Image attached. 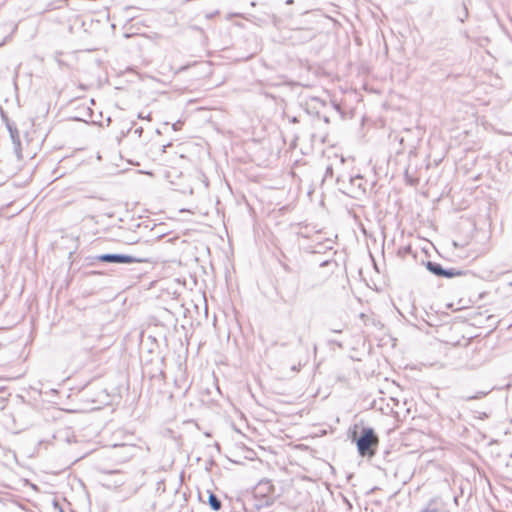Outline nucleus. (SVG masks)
Returning <instances> with one entry per match:
<instances>
[{"instance_id":"nucleus-1","label":"nucleus","mask_w":512,"mask_h":512,"mask_svg":"<svg viewBox=\"0 0 512 512\" xmlns=\"http://www.w3.org/2000/svg\"><path fill=\"white\" fill-rule=\"evenodd\" d=\"M357 450L362 457H372L375 455L378 445V437L370 427L363 428L361 435L356 440Z\"/></svg>"},{"instance_id":"nucleus-2","label":"nucleus","mask_w":512,"mask_h":512,"mask_svg":"<svg viewBox=\"0 0 512 512\" xmlns=\"http://www.w3.org/2000/svg\"><path fill=\"white\" fill-rule=\"evenodd\" d=\"M337 182L347 188V194L351 197L358 198L366 193V180L363 176L357 174L355 176L341 175L337 177Z\"/></svg>"},{"instance_id":"nucleus-3","label":"nucleus","mask_w":512,"mask_h":512,"mask_svg":"<svg viewBox=\"0 0 512 512\" xmlns=\"http://www.w3.org/2000/svg\"><path fill=\"white\" fill-rule=\"evenodd\" d=\"M97 260L106 263H120V264H130V263H148L150 262V257L148 255H129V254H114V253H106L101 254L96 257Z\"/></svg>"},{"instance_id":"nucleus-4","label":"nucleus","mask_w":512,"mask_h":512,"mask_svg":"<svg viewBox=\"0 0 512 512\" xmlns=\"http://www.w3.org/2000/svg\"><path fill=\"white\" fill-rule=\"evenodd\" d=\"M427 270L434 274L437 277H444V278H453L455 276H460L463 274V272L456 268H443L441 264L433 261H428L426 263Z\"/></svg>"},{"instance_id":"nucleus-5","label":"nucleus","mask_w":512,"mask_h":512,"mask_svg":"<svg viewBox=\"0 0 512 512\" xmlns=\"http://www.w3.org/2000/svg\"><path fill=\"white\" fill-rule=\"evenodd\" d=\"M274 503V497L273 496H260L256 495V493L253 492V495L250 499L247 500V505L251 509L254 510H261L263 508H268Z\"/></svg>"},{"instance_id":"nucleus-6","label":"nucleus","mask_w":512,"mask_h":512,"mask_svg":"<svg viewBox=\"0 0 512 512\" xmlns=\"http://www.w3.org/2000/svg\"><path fill=\"white\" fill-rule=\"evenodd\" d=\"M254 493L262 497L273 496L274 486L272 485L270 480L260 481L258 485L255 487Z\"/></svg>"},{"instance_id":"nucleus-7","label":"nucleus","mask_w":512,"mask_h":512,"mask_svg":"<svg viewBox=\"0 0 512 512\" xmlns=\"http://www.w3.org/2000/svg\"><path fill=\"white\" fill-rule=\"evenodd\" d=\"M420 512H449L440 499H431Z\"/></svg>"},{"instance_id":"nucleus-8","label":"nucleus","mask_w":512,"mask_h":512,"mask_svg":"<svg viewBox=\"0 0 512 512\" xmlns=\"http://www.w3.org/2000/svg\"><path fill=\"white\" fill-rule=\"evenodd\" d=\"M208 504L213 511H219L222 507L220 499L212 492H209Z\"/></svg>"},{"instance_id":"nucleus-9","label":"nucleus","mask_w":512,"mask_h":512,"mask_svg":"<svg viewBox=\"0 0 512 512\" xmlns=\"http://www.w3.org/2000/svg\"><path fill=\"white\" fill-rule=\"evenodd\" d=\"M7 129L9 131L12 143L13 142H17V141L20 140L19 131H18L17 127L14 124L7 123Z\"/></svg>"},{"instance_id":"nucleus-10","label":"nucleus","mask_w":512,"mask_h":512,"mask_svg":"<svg viewBox=\"0 0 512 512\" xmlns=\"http://www.w3.org/2000/svg\"><path fill=\"white\" fill-rule=\"evenodd\" d=\"M13 150H14V153L17 157V159L20 161L23 159V156H22V147H21V140L17 141V142H13Z\"/></svg>"},{"instance_id":"nucleus-11","label":"nucleus","mask_w":512,"mask_h":512,"mask_svg":"<svg viewBox=\"0 0 512 512\" xmlns=\"http://www.w3.org/2000/svg\"><path fill=\"white\" fill-rule=\"evenodd\" d=\"M488 393H489V391H479L474 395L462 397V399L465 401L477 400V399H481V398L485 397Z\"/></svg>"},{"instance_id":"nucleus-12","label":"nucleus","mask_w":512,"mask_h":512,"mask_svg":"<svg viewBox=\"0 0 512 512\" xmlns=\"http://www.w3.org/2000/svg\"><path fill=\"white\" fill-rule=\"evenodd\" d=\"M328 176H333V169L331 166H328L326 168L325 177H328Z\"/></svg>"},{"instance_id":"nucleus-13","label":"nucleus","mask_w":512,"mask_h":512,"mask_svg":"<svg viewBox=\"0 0 512 512\" xmlns=\"http://www.w3.org/2000/svg\"><path fill=\"white\" fill-rule=\"evenodd\" d=\"M142 133H143L142 127H138L134 130V134H136L138 137H141Z\"/></svg>"},{"instance_id":"nucleus-14","label":"nucleus","mask_w":512,"mask_h":512,"mask_svg":"<svg viewBox=\"0 0 512 512\" xmlns=\"http://www.w3.org/2000/svg\"><path fill=\"white\" fill-rule=\"evenodd\" d=\"M181 125H182V122H181V121H177V122H175V123L172 125V128H173L174 130H178V129H180Z\"/></svg>"},{"instance_id":"nucleus-15","label":"nucleus","mask_w":512,"mask_h":512,"mask_svg":"<svg viewBox=\"0 0 512 512\" xmlns=\"http://www.w3.org/2000/svg\"><path fill=\"white\" fill-rule=\"evenodd\" d=\"M138 118L139 119H147V120H150V114L148 115H144L142 112L138 114Z\"/></svg>"},{"instance_id":"nucleus-16","label":"nucleus","mask_w":512,"mask_h":512,"mask_svg":"<svg viewBox=\"0 0 512 512\" xmlns=\"http://www.w3.org/2000/svg\"><path fill=\"white\" fill-rule=\"evenodd\" d=\"M300 366H301L300 364L298 366L294 365V366H292L291 369H292V371L297 372L300 370Z\"/></svg>"},{"instance_id":"nucleus-17","label":"nucleus","mask_w":512,"mask_h":512,"mask_svg":"<svg viewBox=\"0 0 512 512\" xmlns=\"http://www.w3.org/2000/svg\"><path fill=\"white\" fill-rule=\"evenodd\" d=\"M8 38H9V36L5 37V38L0 42V47H2V46L6 43V41H7V39H8Z\"/></svg>"},{"instance_id":"nucleus-18","label":"nucleus","mask_w":512,"mask_h":512,"mask_svg":"<svg viewBox=\"0 0 512 512\" xmlns=\"http://www.w3.org/2000/svg\"><path fill=\"white\" fill-rule=\"evenodd\" d=\"M123 483H124L123 481H116V482H115V485L120 486V485H122Z\"/></svg>"},{"instance_id":"nucleus-19","label":"nucleus","mask_w":512,"mask_h":512,"mask_svg":"<svg viewBox=\"0 0 512 512\" xmlns=\"http://www.w3.org/2000/svg\"><path fill=\"white\" fill-rule=\"evenodd\" d=\"M333 332H335V333H341V332H342V330H341V329H338V328H335V330H333Z\"/></svg>"},{"instance_id":"nucleus-20","label":"nucleus","mask_w":512,"mask_h":512,"mask_svg":"<svg viewBox=\"0 0 512 512\" xmlns=\"http://www.w3.org/2000/svg\"><path fill=\"white\" fill-rule=\"evenodd\" d=\"M61 512H63V511H61Z\"/></svg>"}]
</instances>
